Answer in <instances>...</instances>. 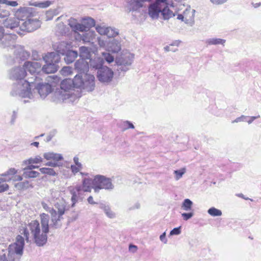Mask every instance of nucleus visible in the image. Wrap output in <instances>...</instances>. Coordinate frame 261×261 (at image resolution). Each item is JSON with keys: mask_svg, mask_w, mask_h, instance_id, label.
Listing matches in <instances>:
<instances>
[{"mask_svg": "<svg viewBox=\"0 0 261 261\" xmlns=\"http://www.w3.org/2000/svg\"><path fill=\"white\" fill-rule=\"evenodd\" d=\"M40 223L37 220H32L28 224H22L19 227V233L23 235L27 242H29L30 233L34 242L38 246H43L47 240L49 232V215L42 213L40 215Z\"/></svg>", "mask_w": 261, "mask_h": 261, "instance_id": "obj_1", "label": "nucleus"}, {"mask_svg": "<svg viewBox=\"0 0 261 261\" xmlns=\"http://www.w3.org/2000/svg\"><path fill=\"white\" fill-rule=\"evenodd\" d=\"M16 38L17 36L15 34H4V29L0 27V46L14 48V54L16 58L22 60L27 59L30 56L29 53L25 50L22 46L15 45Z\"/></svg>", "mask_w": 261, "mask_h": 261, "instance_id": "obj_2", "label": "nucleus"}, {"mask_svg": "<svg viewBox=\"0 0 261 261\" xmlns=\"http://www.w3.org/2000/svg\"><path fill=\"white\" fill-rule=\"evenodd\" d=\"M42 207L48 212L50 215L51 223L50 228L57 229L62 226V220L63 219V215L66 210L65 202L63 200L57 202L55 204V208L49 207L44 202L41 203Z\"/></svg>", "mask_w": 261, "mask_h": 261, "instance_id": "obj_3", "label": "nucleus"}, {"mask_svg": "<svg viewBox=\"0 0 261 261\" xmlns=\"http://www.w3.org/2000/svg\"><path fill=\"white\" fill-rule=\"evenodd\" d=\"M35 86V83L31 79L16 82L12 86L11 94L12 96L32 99L35 93V89H33Z\"/></svg>", "mask_w": 261, "mask_h": 261, "instance_id": "obj_4", "label": "nucleus"}, {"mask_svg": "<svg viewBox=\"0 0 261 261\" xmlns=\"http://www.w3.org/2000/svg\"><path fill=\"white\" fill-rule=\"evenodd\" d=\"M74 78L73 80L68 79L64 80L60 85V89L57 90L54 93L55 98L54 101L57 102L68 100L72 102L75 96L73 95L71 90L74 86Z\"/></svg>", "mask_w": 261, "mask_h": 261, "instance_id": "obj_5", "label": "nucleus"}, {"mask_svg": "<svg viewBox=\"0 0 261 261\" xmlns=\"http://www.w3.org/2000/svg\"><path fill=\"white\" fill-rule=\"evenodd\" d=\"M74 86L87 92L94 90L95 87V77L90 74H77L74 76Z\"/></svg>", "mask_w": 261, "mask_h": 261, "instance_id": "obj_6", "label": "nucleus"}, {"mask_svg": "<svg viewBox=\"0 0 261 261\" xmlns=\"http://www.w3.org/2000/svg\"><path fill=\"white\" fill-rule=\"evenodd\" d=\"M43 58L46 63L41 68V70L43 72L47 74L52 73L58 70V66L57 64L60 60V55L54 52H51L47 53Z\"/></svg>", "mask_w": 261, "mask_h": 261, "instance_id": "obj_7", "label": "nucleus"}, {"mask_svg": "<svg viewBox=\"0 0 261 261\" xmlns=\"http://www.w3.org/2000/svg\"><path fill=\"white\" fill-rule=\"evenodd\" d=\"M93 184L95 193H98L102 189L111 190L114 189L111 179L101 175H97L94 177Z\"/></svg>", "mask_w": 261, "mask_h": 261, "instance_id": "obj_8", "label": "nucleus"}, {"mask_svg": "<svg viewBox=\"0 0 261 261\" xmlns=\"http://www.w3.org/2000/svg\"><path fill=\"white\" fill-rule=\"evenodd\" d=\"M24 246V238L20 234L16 238V242L10 244L8 248V253L10 256L15 257L19 260L23 254Z\"/></svg>", "mask_w": 261, "mask_h": 261, "instance_id": "obj_9", "label": "nucleus"}, {"mask_svg": "<svg viewBox=\"0 0 261 261\" xmlns=\"http://www.w3.org/2000/svg\"><path fill=\"white\" fill-rule=\"evenodd\" d=\"M134 55L129 52L123 51L119 57L116 58L115 62L118 66L119 70L126 71L132 65Z\"/></svg>", "mask_w": 261, "mask_h": 261, "instance_id": "obj_10", "label": "nucleus"}, {"mask_svg": "<svg viewBox=\"0 0 261 261\" xmlns=\"http://www.w3.org/2000/svg\"><path fill=\"white\" fill-rule=\"evenodd\" d=\"M42 64L36 61H26L23 64V67L25 71H28L33 76L30 79L33 81H40V79L37 75L41 70Z\"/></svg>", "mask_w": 261, "mask_h": 261, "instance_id": "obj_11", "label": "nucleus"}, {"mask_svg": "<svg viewBox=\"0 0 261 261\" xmlns=\"http://www.w3.org/2000/svg\"><path fill=\"white\" fill-rule=\"evenodd\" d=\"M114 77L113 70L104 66L98 69L97 72V77L99 82L103 84H109L111 82Z\"/></svg>", "mask_w": 261, "mask_h": 261, "instance_id": "obj_12", "label": "nucleus"}, {"mask_svg": "<svg viewBox=\"0 0 261 261\" xmlns=\"http://www.w3.org/2000/svg\"><path fill=\"white\" fill-rule=\"evenodd\" d=\"M95 30L99 35L107 36L108 38H114L119 34L118 29L107 26L103 23L96 24Z\"/></svg>", "mask_w": 261, "mask_h": 261, "instance_id": "obj_13", "label": "nucleus"}, {"mask_svg": "<svg viewBox=\"0 0 261 261\" xmlns=\"http://www.w3.org/2000/svg\"><path fill=\"white\" fill-rule=\"evenodd\" d=\"M40 25V21L37 18L31 16L22 22L20 29L22 31L31 32L37 30Z\"/></svg>", "mask_w": 261, "mask_h": 261, "instance_id": "obj_14", "label": "nucleus"}, {"mask_svg": "<svg viewBox=\"0 0 261 261\" xmlns=\"http://www.w3.org/2000/svg\"><path fill=\"white\" fill-rule=\"evenodd\" d=\"M43 157L47 161L51 160L45 164L46 166L55 167L59 166L58 161L63 159V156L60 153H57L54 152H45L43 154Z\"/></svg>", "mask_w": 261, "mask_h": 261, "instance_id": "obj_15", "label": "nucleus"}, {"mask_svg": "<svg viewBox=\"0 0 261 261\" xmlns=\"http://www.w3.org/2000/svg\"><path fill=\"white\" fill-rule=\"evenodd\" d=\"M26 75L27 72L23 65L22 67L17 66L12 68L9 73L10 79L15 80L16 82L25 81L23 79Z\"/></svg>", "mask_w": 261, "mask_h": 261, "instance_id": "obj_16", "label": "nucleus"}, {"mask_svg": "<svg viewBox=\"0 0 261 261\" xmlns=\"http://www.w3.org/2000/svg\"><path fill=\"white\" fill-rule=\"evenodd\" d=\"M165 5L164 3L155 2L151 4L148 7V15L152 19H157L160 13L162 14V7Z\"/></svg>", "mask_w": 261, "mask_h": 261, "instance_id": "obj_17", "label": "nucleus"}, {"mask_svg": "<svg viewBox=\"0 0 261 261\" xmlns=\"http://www.w3.org/2000/svg\"><path fill=\"white\" fill-rule=\"evenodd\" d=\"M68 190L71 195V200L73 207L79 200H82V198L81 197V194L82 192V186L80 185H77L74 187L70 186L68 188Z\"/></svg>", "mask_w": 261, "mask_h": 261, "instance_id": "obj_18", "label": "nucleus"}, {"mask_svg": "<svg viewBox=\"0 0 261 261\" xmlns=\"http://www.w3.org/2000/svg\"><path fill=\"white\" fill-rule=\"evenodd\" d=\"M33 9L30 7H21L15 11L14 15L22 22L32 16Z\"/></svg>", "mask_w": 261, "mask_h": 261, "instance_id": "obj_19", "label": "nucleus"}, {"mask_svg": "<svg viewBox=\"0 0 261 261\" xmlns=\"http://www.w3.org/2000/svg\"><path fill=\"white\" fill-rule=\"evenodd\" d=\"M39 81H34L35 86L34 88L36 89L40 96L44 98L51 92V86L48 83H40Z\"/></svg>", "mask_w": 261, "mask_h": 261, "instance_id": "obj_20", "label": "nucleus"}, {"mask_svg": "<svg viewBox=\"0 0 261 261\" xmlns=\"http://www.w3.org/2000/svg\"><path fill=\"white\" fill-rule=\"evenodd\" d=\"M53 47L57 52L56 53L57 54L64 55L68 50L72 47V44L70 42L62 41L55 43Z\"/></svg>", "mask_w": 261, "mask_h": 261, "instance_id": "obj_21", "label": "nucleus"}, {"mask_svg": "<svg viewBox=\"0 0 261 261\" xmlns=\"http://www.w3.org/2000/svg\"><path fill=\"white\" fill-rule=\"evenodd\" d=\"M151 0H127L130 11H137L144 6L146 2H150Z\"/></svg>", "mask_w": 261, "mask_h": 261, "instance_id": "obj_22", "label": "nucleus"}, {"mask_svg": "<svg viewBox=\"0 0 261 261\" xmlns=\"http://www.w3.org/2000/svg\"><path fill=\"white\" fill-rule=\"evenodd\" d=\"M121 49L120 41L116 39H112L108 42L106 50L113 53H117L120 51Z\"/></svg>", "mask_w": 261, "mask_h": 261, "instance_id": "obj_23", "label": "nucleus"}, {"mask_svg": "<svg viewBox=\"0 0 261 261\" xmlns=\"http://www.w3.org/2000/svg\"><path fill=\"white\" fill-rule=\"evenodd\" d=\"M81 35V39L84 43H90L93 44L96 41L97 35L94 31H85Z\"/></svg>", "mask_w": 261, "mask_h": 261, "instance_id": "obj_24", "label": "nucleus"}, {"mask_svg": "<svg viewBox=\"0 0 261 261\" xmlns=\"http://www.w3.org/2000/svg\"><path fill=\"white\" fill-rule=\"evenodd\" d=\"M195 10L190 7L187 8L183 12L185 17L184 21L186 23L192 25L194 22Z\"/></svg>", "mask_w": 261, "mask_h": 261, "instance_id": "obj_25", "label": "nucleus"}, {"mask_svg": "<svg viewBox=\"0 0 261 261\" xmlns=\"http://www.w3.org/2000/svg\"><path fill=\"white\" fill-rule=\"evenodd\" d=\"M75 69L81 73H84L88 71V63L83 59H80L76 61L74 64Z\"/></svg>", "mask_w": 261, "mask_h": 261, "instance_id": "obj_26", "label": "nucleus"}, {"mask_svg": "<svg viewBox=\"0 0 261 261\" xmlns=\"http://www.w3.org/2000/svg\"><path fill=\"white\" fill-rule=\"evenodd\" d=\"M173 6L172 5H169L167 3L162 7V15H163L164 19H169L175 15L174 13L173 12Z\"/></svg>", "mask_w": 261, "mask_h": 261, "instance_id": "obj_27", "label": "nucleus"}, {"mask_svg": "<svg viewBox=\"0 0 261 261\" xmlns=\"http://www.w3.org/2000/svg\"><path fill=\"white\" fill-rule=\"evenodd\" d=\"M82 191L85 192H91L93 189V179L90 177H84L82 179Z\"/></svg>", "mask_w": 261, "mask_h": 261, "instance_id": "obj_28", "label": "nucleus"}, {"mask_svg": "<svg viewBox=\"0 0 261 261\" xmlns=\"http://www.w3.org/2000/svg\"><path fill=\"white\" fill-rule=\"evenodd\" d=\"M17 173V170L15 168H11L3 174L5 177H9L11 178V180L16 181L22 180V177L20 175H15Z\"/></svg>", "mask_w": 261, "mask_h": 261, "instance_id": "obj_29", "label": "nucleus"}, {"mask_svg": "<svg viewBox=\"0 0 261 261\" xmlns=\"http://www.w3.org/2000/svg\"><path fill=\"white\" fill-rule=\"evenodd\" d=\"M19 25V21L17 18L13 17L6 19L4 22V25L6 28L13 30Z\"/></svg>", "mask_w": 261, "mask_h": 261, "instance_id": "obj_30", "label": "nucleus"}, {"mask_svg": "<svg viewBox=\"0 0 261 261\" xmlns=\"http://www.w3.org/2000/svg\"><path fill=\"white\" fill-rule=\"evenodd\" d=\"M90 59V65L91 67L98 70V69L103 66V64L104 61L103 58L100 57H96L93 59Z\"/></svg>", "mask_w": 261, "mask_h": 261, "instance_id": "obj_31", "label": "nucleus"}, {"mask_svg": "<svg viewBox=\"0 0 261 261\" xmlns=\"http://www.w3.org/2000/svg\"><path fill=\"white\" fill-rule=\"evenodd\" d=\"M65 57L64 60L65 62L69 64L72 63L78 56V53L76 51L68 50L64 54Z\"/></svg>", "mask_w": 261, "mask_h": 261, "instance_id": "obj_32", "label": "nucleus"}, {"mask_svg": "<svg viewBox=\"0 0 261 261\" xmlns=\"http://www.w3.org/2000/svg\"><path fill=\"white\" fill-rule=\"evenodd\" d=\"M81 25H83L84 28L82 32H85L87 29H89L94 26L95 27V21L94 19L91 17L85 18L83 19Z\"/></svg>", "mask_w": 261, "mask_h": 261, "instance_id": "obj_33", "label": "nucleus"}, {"mask_svg": "<svg viewBox=\"0 0 261 261\" xmlns=\"http://www.w3.org/2000/svg\"><path fill=\"white\" fill-rule=\"evenodd\" d=\"M68 25L73 31L76 32L78 31L82 32L83 31L84 28L83 25H81V23H79L76 19L71 18L68 20Z\"/></svg>", "mask_w": 261, "mask_h": 261, "instance_id": "obj_34", "label": "nucleus"}, {"mask_svg": "<svg viewBox=\"0 0 261 261\" xmlns=\"http://www.w3.org/2000/svg\"><path fill=\"white\" fill-rule=\"evenodd\" d=\"M91 48L86 47V46H81L79 48L80 51V57L81 59H90L91 58Z\"/></svg>", "mask_w": 261, "mask_h": 261, "instance_id": "obj_35", "label": "nucleus"}, {"mask_svg": "<svg viewBox=\"0 0 261 261\" xmlns=\"http://www.w3.org/2000/svg\"><path fill=\"white\" fill-rule=\"evenodd\" d=\"M11 180L9 177H5L3 174H0V193L5 192L8 190L9 186L6 183Z\"/></svg>", "mask_w": 261, "mask_h": 261, "instance_id": "obj_36", "label": "nucleus"}, {"mask_svg": "<svg viewBox=\"0 0 261 261\" xmlns=\"http://www.w3.org/2000/svg\"><path fill=\"white\" fill-rule=\"evenodd\" d=\"M99 208L102 210L106 216L110 218L113 219L115 217L116 215L114 212H113L110 207L108 205H106L104 203H100L99 204Z\"/></svg>", "mask_w": 261, "mask_h": 261, "instance_id": "obj_37", "label": "nucleus"}, {"mask_svg": "<svg viewBox=\"0 0 261 261\" xmlns=\"http://www.w3.org/2000/svg\"><path fill=\"white\" fill-rule=\"evenodd\" d=\"M225 42L226 40L225 39L217 38H208L205 40V43L207 45H216L221 44L223 46H224Z\"/></svg>", "mask_w": 261, "mask_h": 261, "instance_id": "obj_38", "label": "nucleus"}, {"mask_svg": "<svg viewBox=\"0 0 261 261\" xmlns=\"http://www.w3.org/2000/svg\"><path fill=\"white\" fill-rule=\"evenodd\" d=\"M15 187L19 190H27L30 188H33V186L30 184L28 180H25L23 182L17 183L15 185Z\"/></svg>", "mask_w": 261, "mask_h": 261, "instance_id": "obj_39", "label": "nucleus"}, {"mask_svg": "<svg viewBox=\"0 0 261 261\" xmlns=\"http://www.w3.org/2000/svg\"><path fill=\"white\" fill-rule=\"evenodd\" d=\"M43 159L40 155H36L34 158H30L27 160H24L22 162L23 165H30L33 164H39L42 162Z\"/></svg>", "mask_w": 261, "mask_h": 261, "instance_id": "obj_40", "label": "nucleus"}, {"mask_svg": "<svg viewBox=\"0 0 261 261\" xmlns=\"http://www.w3.org/2000/svg\"><path fill=\"white\" fill-rule=\"evenodd\" d=\"M23 176L25 178H36L38 177L40 173L36 171L23 169Z\"/></svg>", "mask_w": 261, "mask_h": 261, "instance_id": "obj_41", "label": "nucleus"}, {"mask_svg": "<svg viewBox=\"0 0 261 261\" xmlns=\"http://www.w3.org/2000/svg\"><path fill=\"white\" fill-rule=\"evenodd\" d=\"M193 202L189 199H185L181 203V209L184 211H190L192 210Z\"/></svg>", "mask_w": 261, "mask_h": 261, "instance_id": "obj_42", "label": "nucleus"}, {"mask_svg": "<svg viewBox=\"0 0 261 261\" xmlns=\"http://www.w3.org/2000/svg\"><path fill=\"white\" fill-rule=\"evenodd\" d=\"M61 197V192L59 190L51 189L50 190V197H49L51 202H55L59 200Z\"/></svg>", "mask_w": 261, "mask_h": 261, "instance_id": "obj_43", "label": "nucleus"}, {"mask_svg": "<svg viewBox=\"0 0 261 261\" xmlns=\"http://www.w3.org/2000/svg\"><path fill=\"white\" fill-rule=\"evenodd\" d=\"M207 213L213 217L221 216L222 214L221 210L214 207L209 208L207 211Z\"/></svg>", "mask_w": 261, "mask_h": 261, "instance_id": "obj_44", "label": "nucleus"}, {"mask_svg": "<svg viewBox=\"0 0 261 261\" xmlns=\"http://www.w3.org/2000/svg\"><path fill=\"white\" fill-rule=\"evenodd\" d=\"M39 171L42 174H46L49 175L56 176L57 174L55 170L52 168L43 167L39 169Z\"/></svg>", "mask_w": 261, "mask_h": 261, "instance_id": "obj_45", "label": "nucleus"}, {"mask_svg": "<svg viewBox=\"0 0 261 261\" xmlns=\"http://www.w3.org/2000/svg\"><path fill=\"white\" fill-rule=\"evenodd\" d=\"M51 4V2L50 1H47L43 2H35L32 5L41 8H45L49 7Z\"/></svg>", "mask_w": 261, "mask_h": 261, "instance_id": "obj_46", "label": "nucleus"}, {"mask_svg": "<svg viewBox=\"0 0 261 261\" xmlns=\"http://www.w3.org/2000/svg\"><path fill=\"white\" fill-rule=\"evenodd\" d=\"M0 261H19L15 257L10 256L8 253L7 254H4L0 256Z\"/></svg>", "mask_w": 261, "mask_h": 261, "instance_id": "obj_47", "label": "nucleus"}, {"mask_svg": "<svg viewBox=\"0 0 261 261\" xmlns=\"http://www.w3.org/2000/svg\"><path fill=\"white\" fill-rule=\"evenodd\" d=\"M96 40L97 41L98 44L100 47L105 48L106 50L107 49V45L108 42L98 36H97L96 38Z\"/></svg>", "mask_w": 261, "mask_h": 261, "instance_id": "obj_48", "label": "nucleus"}, {"mask_svg": "<svg viewBox=\"0 0 261 261\" xmlns=\"http://www.w3.org/2000/svg\"><path fill=\"white\" fill-rule=\"evenodd\" d=\"M102 56L108 63H111L114 61V57L110 53L103 52L102 53Z\"/></svg>", "mask_w": 261, "mask_h": 261, "instance_id": "obj_49", "label": "nucleus"}, {"mask_svg": "<svg viewBox=\"0 0 261 261\" xmlns=\"http://www.w3.org/2000/svg\"><path fill=\"white\" fill-rule=\"evenodd\" d=\"M186 169L185 168H182L178 170H175L174 171V173L175 174V178L176 180H179L180 178L182 177V175L186 173Z\"/></svg>", "mask_w": 261, "mask_h": 261, "instance_id": "obj_50", "label": "nucleus"}, {"mask_svg": "<svg viewBox=\"0 0 261 261\" xmlns=\"http://www.w3.org/2000/svg\"><path fill=\"white\" fill-rule=\"evenodd\" d=\"M61 74L64 76L70 75L72 72V68L69 66L64 67L60 71Z\"/></svg>", "mask_w": 261, "mask_h": 261, "instance_id": "obj_51", "label": "nucleus"}, {"mask_svg": "<svg viewBox=\"0 0 261 261\" xmlns=\"http://www.w3.org/2000/svg\"><path fill=\"white\" fill-rule=\"evenodd\" d=\"M82 169L83 167H80L77 165H71L70 166L71 172L74 175H75L78 172H80Z\"/></svg>", "mask_w": 261, "mask_h": 261, "instance_id": "obj_52", "label": "nucleus"}, {"mask_svg": "<svg viewBox=\"0 0 261 261\" xmlns=\"http://www.w3.org/2000/svg\"><path fill=\"white\" fill-rule=\"evenodd\" d=\"M10 15V12L8 10L2 9L0 6V18H4Z\"/></svg>", "mask_w": 261, "mask_h": 261, "instance_id": "obj_53", "label": "nucleus"}, {"mask_svg": "<svg viewBox=\"0 0 261 261\" xmlns=\"http://www.w3.org/2000/svg\"><path fill=\"white\" fill-rule=\"evenodd\" d=\"M181 215V217H182L183 219L185 221H187L193 217L194 213L193 212L184 213H182Z\"/></svg>", "mask_w": 261, "mask_h": 261, "instance_id": "obj_54", "label": "nucleus"}, {"mask_svg": "<svg viewBox=\"0 0 261 261\" xmlns=\"http://www.w3.org/2000/svg\"><path fill=\"white\" fill-rule=\"evenodd\" d=\"M248 118V116L245 115H242L239 117L237 118L234 120L232 121V123H238L240 122H244L247 121V119Z\"/></svg>", "mask_w": 261, "mask_h": 261, "instance_id": "obj_55", "label": "nucleus"}, {"mask_svg": "<svg viewBox=\"0 0 261 261\" xmlns=\"http://www.w3.org/2000/svg\"><path fill=\"white\" fill-rule=\"evenodd\" d=\"M181 233V227L173 228L170 232V236L179 235Z\"/></svg>", "mask_w": 261, "mask_h": 261, "instance_id": "obj_56", "label": "nucleus"}, {"mask_svg": "<svg viewBox=\"0 0 261 261\" xmlns=\"http://www.w3.org/2000/svg\"><path fill=\"white\" fill-rule=\"evenodd\" d=\"M123 125L125 129H128V128H133V129L135 128L134 124L128 121H125L123 122Z\"/></svg>", "mask_w": 261, "mask_h": 261, "instance_id": "obj_57", "label": "nucleus"}, {"mask_svg": "<svg viewBox=\"0 0 261 261\" xmlns=\"http://www.w3.org/2000/svg\"><path fill=\"white\" fill-rule=\"evenodd\" d=\"M32 58L33 60L37 61L40 59V56L39 55L38 53L36 50L32 51Z\"/></svg>", "mask_w": 261, "mask_h": 261, "instance_id": "obj_58", "label": "nucleus"}, {"mask_svg": "<svg viewBox=\"0 0 261 261\" xmlns=\"http://www.w3.org/2000/svg\"><path fill=\"white\" fill-rule=\"evenodd\" d=\"M228 0H210L214 5H219L225 3Z\"/></svg>", "mask_w": 261, "mask_h": 261, "instance_id": "obj_59", "label": "nucleus"}, {"mask_svg": "<svg viewBox=\"0 0 261 261\" xmlns=\"http://www.w3.org/2000/svg\"><path fill=\"white\" fill-rule=\"evenodd\" d=\"M166 235V232H164L160 236V240L165 244H167L168 242Z\"/></svg>", "mask_w": 261, "mask_h": 261, "instance_id": "obj_60", "label": "nucleus"}, {"mask_svg": "<svg viewBox=\"0 0 261 261\" xmlns=\"http://www.w3.org/2000/svg\"><path fill=\"white\" fill-rule=\"evenodd\" d=\"M73 163L74 165H77L80 167H83L82 164L79 162V159L77 156H75L73 158Z\"/></svg>", "mask_w": 261, "mask_h": 261, "instance_id": "obj_61", "label": "nucleus"}, {"mask_svg": "<svg viewBox=\"0 0 261 261\" xmlns=\"http://www.w3.org/2000/svg\"><path fill=\"white\" fill-rule=\"evenodd\" d=\"M260 117V116L259 115H258L257 116H251V117H248L249 118V119L248 120H247L246 121H247V122L248 123V124H251L252 123V122L256 119L258 118H259Z\"/></svg>", "mask_w": 261, "mask_h": 261, "instance_id": "obj_62", "label": "nucleus"}, {"mask_svg": "<svg viewBox=\"0 0 261 261\" xmlns=\"http://www.w3.org/2000/svg\"><path fill=\"white\" fill-rule=\"evenodd\" d=\"M38 166L33 165L32 164L28 165V166L23 168V169H27L32 170L33 169L38 168Z\"/></svg>", "mask_w": 261, "mask_h": 261, "instance_id": "obj_63", "label": "nucleus"}, {"mask_svg": "<svg viewBox=\"0 0 261 261\" xmlns=\"http://www.w3.org/2000/svg\"><path fill=\"white\" fill-rule=\"evenodd\" d=\"M87 201L88 202V203L90 204H97V203L96 202H95L93 200V198L92 196H90L88 199H87Z\"/></svg>", "mask_w": 261, "mask_h": 261, "instance_id": "obj_64", "label": "nucleus"}]
</instances>
